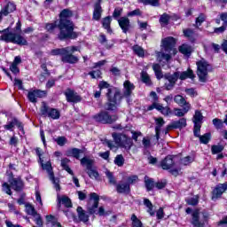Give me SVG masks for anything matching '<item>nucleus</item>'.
Segmentation results:
<instances>
[{"label": "nucleus", "instance_id": "f257e3e1", "mask_svg": "<svg viewBox=\"0 0 227 227\" xmlns=\"http://www.w3.org/2000/svg\"><path fill=\"white\" fill-rule=\"evenodd\" d=\"M73 15L74 12L69 9H64L59 13L58 23V28L59 29V40H74L77 38V33L74 32V22L70 20V17H73Z\"/></svg>", "mask_w": 227, "mask_h": 227}, {"label": "nucleus", "instance_id": "f03ea898", "mask_svg": "<svg viewBox=\"0 0 227 227\" xmlns=\"http://www.w3.org/2000/svg\"><path fill=\"white\" fill-rule=\"evenodd\" d=\"M98 88L100 91H102V90H107L106 94L107 98V103L106 104V111H116L121 102L120 90L114 87H111V85L105 81L99 82Z\"/></svg>", "mask_w": 227, "mask_h": 227}, {"label": "nucleus", "instance_id": "7ed1b4c3", "mask_svg": "<svg viewBox=\"0 0 227 227\" xmlns=\"http://www.w3.org/2000/svg\"><path fill=\"white\" fill-rule=\"evenodd\" d=\"M0 40L6 43H16V45H27V40L20 34L10 33V28L0 30Z\"/></svg>", "mask_w": 227, "mask_h": 227}, {"label": "nucleus", "instance_id": "20e7f679", "mask_svg": "<svg viewBox=\"0 0 227 227\" xmlns=\"http://www.w3.org/2000/svg\"><path fill=\"white\" fill-rule=\"evenodd\" d=\"M112 137L117 146L120 148H124L129 152L132 148L134 142L132 138L129 137L126 134L123 133H113Z\"/></svg>", "mask_w": 227, "mask_h": 227}, {"label": "nucleus", "instance_id": "39448f33", "mask_svg": "<svg viewBox=\"0 0 227 227\" xmlns=\"http://www.w3.org/2000/svg\"><path fill=\"white\" fill-rule=\"evenodd\" d=\"M197 65V75L200 82H207L208 81V71L212 68L210 64L205 59H201L196 62Z\"/></svg>", "mask_w": 227, "mask_h": 227}, {"label": "nucleus", "instance_id": "423d86ee", "mask_svg": "<svg viewBox=\"0 0 227 227\" xmlns=\"http://www.w3.org/2000/svg\"><path fill=\"white\" fill-rule=\"evenodd\" d=\"M208 214L205 211L202 213L200 210H195L192 213V224L195 227H203L205 226V222L208 220Z\"/></svg>", "mask_w": 227, "mask_h": 227}, {"label": "nucleus", "instance_id": "0eeeda50", "mask_svg": "<svg viewBox=\"0 0 227 227\" xmlns=\"http://www.w3.org/2000/svg\"><path fill=\"white\" fill-rule=\"evenodd\" d=\"M41 114L44 116V118H51V120H59L61 117V113L56 108H51L47 104L43 103L41 108Z\"/></svg>", "mask_w": 227, "mask_h": 227}, {"label": "nucleus", "instance_id": "6e6552de", "mask_svg": "<svg viewBox=\"0 0 227 227\" xmlns=\"http://www.w3.org/2000/svg\"><path fill=\"white\" fill-rule=\"evenodd\" d=\"M94 120H96V121H98L99 123L111 124V123H114V121H117L118 115L117 114L111 115L109 114V113L103 111L94 115Z\"/></svg>", "mask_w": 227, "mask_h": 227}, {"label": "nucleus", "instance_id": "1a4fd4ad", "mask_svg": "<svg viewBox=\"0 0 227 227\" xmlns=\"http://www.w3.org/2000/svg\"><path fill=\"white\" fill-rule=\"evenodd\" d=\"M100 201V197L98 194L92 192L90 193V200L87 204V211L90 215H93V214H97L98 211V202Z\"/></svg>", "mask_w": 227, "mask_h": 227}, {"label": "nucleus", "instance_id": "9d476101", "mask_svg": "<svg viewBox=\"0 0 227 227\" xmlns=\"http://www.w3.org/2000/svg\"><path fill=\"white\" fill-rule=\"evenodd\" d=\"M43 169H45L49 174V178L52 182L56 191H61V186H59V179L54 177V172H52V165L51 161H47L45 164H43Z\"/></svg>", "mask_w": 227, "mask_h": 227}, {"label": "nucleus", "instance_id": "9b49d317", "mask_svg": "<svg viewBox=\"0 0 227 227\" xmlns=\"http://www.w3.org/2000/svg\"><path fill=\"white\" fill-rule=\"evenodd\" d=\"M192 121L194 123L193 134L194 136H200V132H201V125L203 124V114H201L200 111L196 110Z\"/></svg>", "mask_w": 227, "mask_h": 227}, {"label": "nucleus", "instance_id": "f8f14e48", "mask_svg": "<svg viewBox=\"0 0 227 227\" xmlns=\"http://www.w3.org/2000/svg\"><path fill=\"white\" fill-rule=\"evenodd\" d=\"M175 45H176V41L174 37H166L161 41L163 51H165V52H168V54L173 51V49H175Z\"/></svg>", "mask_w": 227, "mask_h": 227}, {"label": "nucleus", "instance_id": "ddd939ff", "mask_svg": "<svg viewBox=\"0 0 227 227\" xmlns=\"http://www.w3.org/2000/svg\"><path fill=\"white\" fill-rule=\"evenodd\" d=\"M153 109H157L160 111L163 116H169L171 114V108L169 106H162V105L154 102L151 106H148L147 111H153Z\"/></svg>", "mask_w": 227, "mask_h": 227}, {"label": "nucleus", "instance_id": "4468645a", "mask_svg": "<svg viewBox=\"0 0 227 227\" xmlns=\"http://www.w3.org/2000/svg\"><path fill=\"white\" fill-rule=\"evenodd\" d=\"M45 95H47V93L44 90H36L29 91L27 94V98L29 102H32V104H36L37 98H43Z\"/></svg>", "mask_w": 227, "mask_h": 227}, {"label": "nucleus", "instance_id": "2eb2a0df", "mask_svg": "<svg viewBox=\"0 0 227 227\" xmlns=\"http://www.w3.org/2000/svg\"><path fill=\"white\" fill-rule=\"evenodd\" d=\"M77 51H79V48L77 46H67L66 48L51 50V54L52 56H59V54H65L67 52L74 54V52Z\"/></svg>", "mask_w": 227, "mask_h": 227}, {"label": "nucleus", "instance_id": "dca6fc26", "mask_svg": "<svg viewBox=\"0 0 227 227\" xmlns=\"http://www.w3.org/2000/svg\"><path fill=\"white\" fill-rule=\"evenodd\" d=\"M15 126L18 127L20 130L24 132V127L22 126V122H20L17 118H12L11 121H8L6 125L4 126V129H5V130L12 131L13 129H15Z\"/></svg>", "mask_w": 227, "mask_h": 227}, {"label": "nucleus", "instance_id": "f3484780", "mask_svg": "<svg viewBox=\"0 0 227 227\" xmlns=\"http://www.w3.org/2000/svg\"><path fill=\"white\" fill-rule=\"evenodd\" d=\"M227 191V182L223 184H219L213 191L212 200H217V198H221L223 192Z\"/></svg>", "mask_w": 227, "mask_h": 227}, {"label": "nucleus", "instance_id": "a211bd4d", "mask_svg": "<svg viewBox=\"0 0 227 227\" xmlns=\"http://www.w3.org/2000/svg\"><path fill=\"white\" fill-rule=\"evenodd\" d=\"M59 56H61V61L63 63H69L70 65H74L79 61V59L75 57L71 52H66L64 54H59Z\"/></svg>", "mask_w": 227, "mask_h": 227}, {"label": "nucleus", "instance_id": "6ab92c4d", "mask_svg": "<svg viewBox=\"0 0 227 227\" xmlns=\"http://www.w3.org/2000/svg\"><path fill=\"white\" fill-rule=\"evenodd\" d=\"M116 191L119 194H129L130 185L125 181H121L116 184Z\"/></svg>", "mask_w": 227, "mask_h": 227}, {"label": "nucleus", "instance_id": "aec40b11", "mask_svg": "<svg viewBox=\"0 0 227 227\" xmlns=\"http://www.w3.org/2000/svg\"><path fill=\"white\" fill-rule=\"evenodd\" d=\"M65 95L67 102H74V104H77V102H81L82 100L81 96H79L77 92H74L72 90H67L65 92Z\"/></svg>", "mask_w": 227, "mask_h": 227}, {"label": "nucleus", "instance_id": "412c9836", "mask_svg": "<svg viewBox=\"0 0 227 227\" xmlns=\"http://www.w3.org/2000/svg\"><path fill=\"white\" fill-rule=\"evenodd\" d=\"M9 184H11L12 189L20 192L24 189V183L21 181L20 178H12L9 180Z\"/></svg>", "mask_w": 227, "mask_h": 227}, {"label": "nucleus", "instance_id": "4be33fe9", "mask_svg": "<svg viewBox=\"0 0 227 227\" xmlns=\"http://www.w3.org/2000/svg\"><path fill=\"white\" fill-rule=\"evenodd\" d=\"M173 166H175V160H173L172 155H168L165 159H163L160 161V168L162 169H165V170L171 169Z\"/></svg>", "mask_w": 227, "mask_h": 227}, {"label": "nucleus", "instance_id": "5701e85b", "mask_svg": "<svg viewBox=\"0 0 227 227\" xmlns=\"http://www.w3.org/2000/svg\"><path fill=\"white\" fill-rule=\"evenodd\" d=\"M57 200H58V208H61V204L65 205L67 208L72 207V200H70V198L67 196H59V194L57 195Z\"/></svg>", "mask_w": 227, "mask_h": 227}, {"label": "nucleus", "instance_id": "b1692460", "mask_svg": "<svg viewBox=\"0 0 227 227\" xmlns=\"http://www.w3.org/2000/svg\"><path fill=\"white\" fill-rule=\"evenodd\" d=\"M187 127V119L181 118L178 121H174L168 125V129H184Z\"/></svg>", "mask_w": 227, "mask_h": 227}, {"label": "nucleus", "instance_id": "393cba45", "mask_svg": "<svg viewBox=\"0 0 227 227\" xmlns=\"http://www.w3.org/2000/svg\"><path fill=\"white\" fill-rule=\"evenodd\" d=\"M189 111H191V105L184 106L183 109L174 108V115L177 116L178 118H184V116H185V114H187Z\"/></svg>", "mask_w": 227, "mask_h": 227}, {"label": "nucleus", "instance_id": "a878e982", "mask_svg": "<svg viewBox=\"0 0 227 227\" xmlns=\"http://www.w3.org/2000/svg\"><path fill=\"white\" fill-rule=\"evenodd\" d=\"M118 22L123 33H127V31H129V29L130 28V20H129V18L122 17L118 20Z\"/></svg>", "mask_w": 227, "mask_h": 227}, {"label": "nucleus", "instance_id": "bb28decb", "mask_svg": "<svg viewBox=\"0 0 227 227\" xmlns=\"http://www.w3.org/2000/svg\"><path fill=\"white\" fill-rule=\"evenodd\" d=\"M76 212L78 214V219L82 221V223H88V221H90V215H88L82 207H78Z\"/></svg>", "mask_w": 227, "mask_h": 227}, {"label": "nucleus", "instance_id": "cd10ccee", "mask_svg": "<svg viewBox=\"0 0 227 227\" xmlns=\"http://www.w3.org/2000/svg\"><path fill=\"white\" fill-rule=\"evenodd\" d=\"M174 102H176V104H177V106H180V107H187V105L191 106V104L189 102H187V100H185V98L183 97L182 95L175 96Z\"/></svg>", "mask_w": 227, "mask_h": 227}, {"label": "nucleus", "instance_id": "c85d7f7f", "mask_svg": "<svg viewBox=\"0 0 227 227\" xmlns=\"http://www.w3.org/2000/svg\"><path fill=\"white\" fill-rule=\"evenodd\" d=\"M194 77H196V75H194V72L192 69H188L182 73L179 72V79L181 81H185V79H194Z\"/></svg>", "mask_w": 227, "mask_h": 227}, {"label": "nucleus", "instance_id": "c756f323", "mask_svg": "<svg viewBox=\"0 0 227 227\" xmlns=\"http://www.w3.org/2000/svg\"><path fill=\"white\" fill-rule=\"evenodd\" d=\"M155 121H156V127H155L156 139H157V141H159V137H160V129H162V126L166 122L164 121V119L162 117L155 119Z\"/></svg>", "mask_w": 227, "mask_h": 227}, {"label": "nucleus", "instance_id": "7c9ffc66", "mask_svg": "<svg viewBox=\"0 0 227 227\" xmlns=\"http://www.w3.org/2000/svg\"><path fill=\"white\" fill-rule=\"evenodd\" d=\"M100 17H102V6H100V2H98L94 5L93 19L94 20H100Z\"/></svg>", "mask_w": 227, "mask_h": 227}, {"label": "nucleus", "instance_id": "2f4dec72", "mask_svg": "<svg viewBox=\"0 0 227 227\" xmlns=\"http://www.w3.org/2000/svg\"><path fill=\"white\" fill-rule=\"evenodd\" d=\"M134 84L130 83V82L126 81L124 82V97H130L132 95V91H134Z\"/></svg>", "mask_w": 227, "mask_h": 227}, {"label": "nucleus", "instance_id": "473e14b6", "mask_svg": "<svg viewBox=\"0 0 227 227\" xmlns=\"http://www.w3.org/2000/svg\"><path fill=\"white\" fill-rule=\"evenodd\" d=\"M183 33L184 36L190 40V42H195L196 41V33L194 30L191 28H186L183 30Z\"/></svg>", "mask_w": 227, "mask_h": 227}, {"label": "nucleus", "instance_id": "72a5a7b5", "mask_svg": "<svg viewBox=\"0 0 227 227\" xmlns=\"http://www.w3.org/2000/svg\"><path fill=\"white\" fill-rule=\"evenodd\" d=\"M179 52L184 56H191L192 54V47L188 44H183L179 47Z\"/></svg>", "mask_w": 227, "mask_h": 227}, {"label": "nucleus", "instance_id": "f704fd0d", "mask_svg": "<svg viewBox=\"0 0 227 227\" xmlns=\"http://www.w3.org/2000/svg\"><path fill=\"white\" fill-rule=\"evenodd\" d=\"M81 164L82 166L85 167L88 171L93 168V160L88 158V157H83L81 160Z\"/></svg>", "mask_w": 227, "mask_h": 227}, {"label": "nucleus", "instance_id": "c9c22d12", "mask_svg": "<svg viewBox=\"0 0 227 227\" xmlns=\"http://www.w3.org/2000/svg\"><path fill=\"white\" fill-rule=\"evenodd\" d=\"M195 137H199L202 145H208V143L210 142V139H212V135L210 133H206L201 136L200 135V132H199V136H195Z\"/></svg>", "mask_w": 227, "mask_h": 227}, {"label": "nucleus", "instance_id": "e433bc0d", "mask_svg": "<svg viewBox=\"0 0 227 227\" xmlns=\"http://www.w3.org/2000/svg\"><path fill=\"white\" fill-rule=\"evenodd\" d=\"M81 153H82V150L77 149V148H73L67 151V156L68 157H74V159H80L81 158Z\"/></svg>", "mask_w": 227, "mask_h": 227}, {"label": "nucleus", "instance_id": "4c0bfd02", "mask_svg": "<svg viewBox=\"0 0 227 227\" xmlns=\"http://www.w3.org/2000/svg\"><path fill=\"white\" fill-rule=\"evenodd\" d=\"M113 20L110 16L106 17L102 20V25L105 29H106L107 33H113V30L111 29V21Z\"/></svg>", "mask_w": 227, "mask_h": 227}, {"label": "nucleus", "instance_id": "58836bf2", "mask_svg": "<svg viewBox=\"0 0 227 227\" xmlns=\"http://www.w3.org/2000/svg\"><path fill=\"white\" fill-rule=\"evenodd\" d=\"M68 162H70V160H68V158H64L61 160L60 165L63 169H65V171H67L69 175H72V176H74V171L70 168V167H68Z\"/></svg>", "mask_w": 227, "mask_h": 227}, {"label": "nucleus", "instance_id": "ea45409f", "mask_svg": "<svg viewBox=\"0 0 227 227\" xmlns=\"http://www.w3.org/2000/svg\"><path fill=\"white\" fill-rule=\"evenodd\" d=\"M140 77L144 84H146V86H152V80L150 79V75L148 73H146V71H142Z\"/></svg>", "mask_w": 227, "mask_h": 227}, {"label": "nucleus", "instance_id": "a19ab883", "mask_svg": "<svg viewBox=\"0 0 227 227\" xmlns=\"http://www.w3.org/2000/svg\"><path fill=\"white\" fill-rule=\"evenodd\" d=\"M157 60L160 63L163 59L165 61H169L171 59V55L169 53H164L162 51L156 52Z\"/></svg>", "mask_w": 227, "mask_h": 227}, {"label": "nucleus", "instance_id": "79ce46f5", "mask_svg": "<svg viewBox=\"0 0 227 227\" xmlns=\"http://www.w3.org/2000/svg\"><path fill=\"white\" fill-rule=\"evenodd\" d=\"M144 205L148 207L147 212L150 214V215H155V213L153 212V204H152L150 200L144 199Z\"/></svg>", "mask_w": 227, "mask_h": 227}, {"label": "nucleus", "instance_id": "37998d69", "mask_svg": "<svg viewBox=\"0 0 227 227\" xmlns=\"http://www.w3.org/2000/svg\"><path fill=\"white\" fill-rule=\"evenodd\" d=\"M145 187L147 189V191H152V189H153L155 184L153 182V179L148 177V176H145Z\"/></svg>", "mask_w": 227, "mask_h": 227}, {"label": "nucleus", "instance_id": "c03bdc74", "mask_svg": "<svg viewBox=\"0 0 227 227\" xmlns=\"http://www.w3.org/2000/svg\"><path fill=\"white\" fill-rule=\"evenodd\" d=\"M168 82H172L173 84H176L178 79H180V72H176L171 75L167 77Z\"/></svg>", "mask_w": 227, "mask_h": 227}, {"label": "nucleus", "instance_id": "a18cd8bd", "mask_svg": "<svg viewBox=\"0 0 227 227\" xmlns=\"http://www.w3.org/2000/svg\"><path fill=\"white\" fill-rule=\"evenodd\" d=\"M187 205H192V207H196L198 203H200V196L196 195L192 198L186 199Z\"/></svg>", "mask_w": 227, "mask_h": 227}, {"label": "nucleus", "instance_id": "49530a36", "mask_svg": "<svg viewBox=\"0 0 227 227\" xmlns=\"http://www.w3.org/2000/svg\"><path fill=\"white\" fill-rule=\"evenodd\" d=\"M132 50L134 51L135 54L137 56H139V58H144L145 57V50L139 45H134Z\"/></svg>", "mask_w": 227, "mask_h": 227}, {"label": "nucleus", "instance_id": "de8ad7c7", "mask_svg": "<svg viewBox=\"0 0 227 227\" xmlns=\"http://www.w3.org/2000/svg\"><path fill=\"white\" fill-rule=\"evenodd\" d=\"M169 19H171V17H169V14L163 13L160 18V22L162 26H168V24H169Z\"/></svg>", "mask_w": 227, "mask_h": 227}, {"label": "nucleus", "instance_id": "09e8293b", "mask_svg": "<svg viewBox=\"0 0 227 227\" xmlns=\"http://www.w3.org/2000/svg\"><path fill=\"white\" fill-rule=\"evenodd\" d=\"M223 150H224V146H223L221 145H215L211 146V153H213V155L221 153V152H223Z\"/></svg>", "mask_w": 227, "mask_h": 227}, {"label": "nucleus", "instance_id": "8fccbe9b", "mask_svg": "<svg viewBox=\"0 0 227 227\" xmlns=\"http://www.w3.org/2000/svg\"><path fill=\"white\" fill-rule=\"evenodd\" d=\"M131 221L132 227H143V223L137 218V216H136V215H132Z\"/></svg>", "mask_w": 227, "mask_h": 227}, {"label": "nucleus", "instance_id": "3c124183", "mask_svg": "<svg viewBox=\"0 0 227 227\" xmlns=\"http://www.w3.org/2000/svg\"><path fill=\"white\" fill-rule=\"evenodd\" d=\"M105 174L106 175V177L109 180V184H111V185H116V178H114L113 172L106 170Z\"/></svg>", "mask_w": 227, "mask_h": 227}, {"label": "nucleus", "instance_id": "603ef678", "mask_svg": "<svg viewBox=\"0 0 227 227\" xmlns=\"http://www.w3.org/2000/svg\"><path fill=\"white\" fill-rule=\"evenodd\" d=\"M56 27H58V21L47 23L45 26V29L48 31V33H54V29H56Z\"/></svg>", "mask_w": 227, "mask_h": 227}, {"label": "nucleus", "instance_id": "864d4df0", "mask_svg": "<svg viewBox=\"0 0 227 227\" xmlns=\"http://www.w3.org/2000/svg\"><path fill=\"white\" fill-rule=\"evenodd\" d=\"M25 207L28 215H36V210H35V207L31 204H27Z\"/></svg>", "mask_w": 227, "mask_h": 227}, {"label": "nucleus", "instance_id": "5fc2aeb1", "mask_svg": "<svg viewBox=\"0 0 227 227\" xmlns=\"http://www.w3.org/2000/svg\"><path fill=\"white\" fill-rule=\"evenodd\" d=\"M125 163V159H123V156L121 154L117 155L114 159V164L116 166L121 167Z\"/></svg>", "mask_w": 227, "mask_h": 227}, {"label": "nucleus", "instance_id": "6e6d98bb", "mask_svg": "<svg viewBox=\"0 0 227 227\" xmlns=\"http://www.w3.org/2000/svg\"><path fill=\"white\" fill-rule=\"evenodd\" d=\"M207 17L205 16V14L201 13L199 15L198 18H196L195 20V24L197 26V27H199V26H201V24H203V22H205Z\"/></svg>", "mask_w": 227, "mask_h": 227}, {"label": "nucleus", "instance_id": "4d7b16f0", "mask_svg": "<svg viewBox=\"0 0 227 227\" xmlns=\"http://www.w3.org/2000/svg\"><path fill=\"white\" fill-rule=\"evenodd\" d=\"M194 161V158L191 156H186L181 160V164H184V166H189L192 162Z\"/></svg>", "mask_w": 227, "mask_h": 227}, {"label": "nucleus", "instance_id": "13d9d810", "mask_svg": "<svg viewBox=\"0 0 227 227\" xmlns=\"http://www.w3.org/2000/svg\"><path fill=\"white\" fill-rule=\"evenodd\" d=\"M90 178H95V180L98 179V172L97 170L90 168L87 171Z\"/></svg>", "mask_w": 227, "mask_h": 227}, {"label": "nucleus", "instance_id": "bf43d9fd", "mask_svg": "<svg viewBox=\"0 0 227 227\" xmlns=\"http://www.w3.org/2000/svg\"><path fill=\"white\" fill-rule=\"evenodd\" d=\"M98 215L104 216V215H109L111 214V211H106L104 207H99L98 212L96 213Z\"/></svg>", "mask_w": 227, "mask_h": 227}, {"label": "nucleus", "instance_id": "052dcab7", "mask_svg": "<svg viewBox=\"0 0 227 227\" xmlns=\"http://www.w3.org/2000/svg\"><path fill=\"white\" fill-rule=\"evenodd\" d=\"M89 75L92 77V79H98L100 75H102V72L100 70H95L89 73Z\"/></svg>", "mask_w": 227, "mask_h": 227}, {"label": "nucleus", "instance_id": "680f3d73", "mask_svg": "<svg viewBox=\"0 0 227 227\" xmlns=\"http://www.w3.org/2000/svg\"><path fill=\"white\" fill-rule=\"evenodd\" d=\"M55 141L59 146H65L67 145V137H59Z\"/></svg>", "mask_w": 227, "mask_h": 227}, {"label": "nucleus", "instance_id": "e2e57ef3", "mask_svg": "<svg viewBox=\"0 0 227 227\" xmlns=\"http://www.w3.org/2000/svg\"><path fill=\"white\" fill-rule=\"evenodd\" d=\"M213 125L215 127V129H223V121L215 118L213 120Z\"/></svg>", "mask_w": 227, "mask_h": 227}, {"label": "nucleus", "instance_id": "0e129e2a", "mask_svg": "<svg viewBox=\"0 0 227 227\" xmlns=\"http://www.w3.org/2000/svg\"><path fill=\"white\" fill-rule=\"evenodd\" d=\"M122 12H123V9L120 7L115 8L113 13L114 19H118V17H121Z\"/></svg>", "mask_w": 227, "mask_h": 227}, {"label": "nucleus", "instance_id": "69168bd1", "mask_svg": "<svg viewBox=\"0 0 227 227\" xmlns=\"http://www.w3.org/2000/svg\"><path fill=\"white\" fill-rule=\"evenodd\" d=\"M137 176H130L128 177L126 184L132 185V184H136V182H137Z\"/></svg>", "mask_w": 227, "mask_h": 227}, {"label": "nucleus", "instance_id": "338daca9", "mask_svg": "<svg viewBox=\"0 0 227 227\" xmlns=\"http://www.w3.org/2000/svg\"><path fill=\"white\" fill-rule=\"evenodd\" d=\"M3 191L4 192H6V194H9V196H12V189L10 188V184L7 183L3 184Z\"/></svg>", "mask_w": 227, "mask_h": 227}, {"label": "nucleus", "instance_id": "774afa93", "mask_svg": "<svg viewBox=\"0 0 227 227\" xmlns=\"http://www.w3.org/2000/svg\"><path fill=\"white\" fill-rule=\"evenodd\" d=\"M220 19L223 20V25L227 26V12L220 14Z\"/></svg>", "mask_w": 227, "mask_h": 227}]
</instances>
